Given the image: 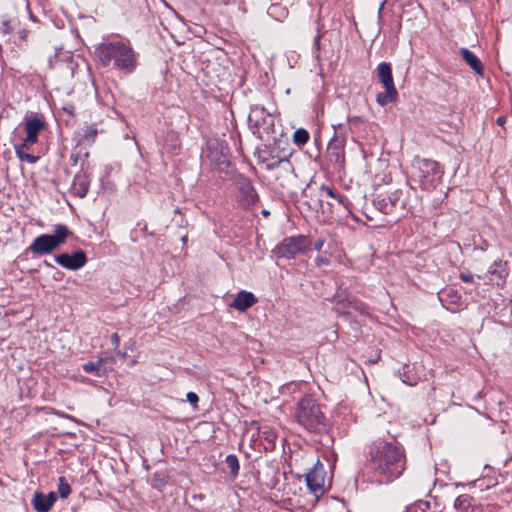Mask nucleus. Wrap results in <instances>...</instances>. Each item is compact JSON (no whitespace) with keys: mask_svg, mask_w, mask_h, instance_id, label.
Wrapping results in <instances>:
<instances>
[{"mask_svg":"<svg viewBox=\"0 0 512 512\" xmlns=\"http://www.w3.org/2000/svg\"><path fill=\"white\" fill-rule=\"evenodd\" d=\"M404 449L395 440L378 439L373 442L365 468L373 472L379 483H388L400 477L405 470Z\"/></svg>","mask_w":512,"mask_h":512,"instance_id":"obj_1","label":"nucleus"},{"mask_svg":"<svg viewBox=\"0 0 512 512\" xmlns=\"http://www.w3.org/2000/svg\"><path fill=\"white\" fill-rule=\"evenodd\" d=\"M94 55L100 66L108 67L112 64L114 69L124 74H131L138 65L137 54L129 42H102L96 46Z\"/></svg>","mask_w":512,"mask_h":512,"instance_id":"obj_2","label":"nucleus"},{"mask_svg":"<svg viewBox=\"0 0 512 512\" xmlns=\"http://www.w3.org/2000/svg\"><path fill=\"white\" fill-rule=\"evenodd\" d=\"M296 419L308 431H317L325 427V416L312 396H304L298 403Z\"/></svg>","mask_w":512,"mask_h":512,"instance_id":"obj_3","label":"nucleus"},{"mask_svg":"<svg viewBox=\"0 0 512 512\" xmlns=\"http://www.w3.org/2000/svg\"><path fill=\"white\" fill-rule=\"evenodd\" d=\"M413 176L424 188H435L441 181L444 171L436 161L430 159H415L412 165Z\"/></svg>","mask_w":512,"mask_h":512,"instance_id":"obj_4","label":"nucleus"},{"mask_svg":"<svg viewBox=\"0 0 512 512\" xmlns=\"http://www.w3.org/2000/svg\"><path fill=\"white\" fill-rule=\"evenodd\" d=\"M376 71L377 77L385 89L384 92L377 94V103L380 106H386L389 103L396 102L398 98V92L394 85L391 64L382 62L377 66Z\"/></svg>","mask_w":512,"mask_h":512,"instance_id":"obj_5","label":"nucleus"},{"mask_svg":"<svg viewBox=\"0 0 512 512\" xmlns=\"http://www.w3.org/2000/svg\"><path fill=\"white\" fill-rule=\"evenodd\" d=\"M233 185L236 189V199L239 206L248 209L259 202V195L252 180L244 174H237L233 178Z\"/></svg>","mask_w":512,"mask_h":512,"instance_id":"obj_6","label":"nucleus"},{"mask_svg":"<svg viewBox=\"0 0 512 512\" xmlns=\"http://www.w3.org/2000/svg\"><path fill=\"white\" fill-rule=\"evenodd\" d=\"M248 126L254 135L262 138L263 133L274 132V119L263 106L253 105L248 115Z\"/></svg>","mask_w":512,"mask_h":512,"instance_id":"obj_7","label":"nucleus"},{"mask_svg":"<svg viewBox=\"0 0 512 512\" xmlns=\"http://www.w3.org/2000/svg\"><path fill=\"white\" fill-rule=\"evenodd\" d=\"M311 241L307 236L297 235L285 238L273 252L278 258L292 259L297 254L310 249Z\"/></svg>","mask_w":512,"mask_h":512,"instance_id":"obj_8","label":"nucleus"},{"mask_svg":"<svg viewBox=\"0 0 512 512\" xmlns=\"http://www.w3.org/2000/svg\"><path fill=\"white\" fill-rule=\"evenodd\" d=\"M346 127L339 124L335 127V134L327 146V157L334 166L341 169L345 163Z\"/></svg>","mask_w":512,"mask_h":512,"instance_id":"obj_9","label":"nucleus"},{"mask_svg":"<svg viewBox=\"0 0 512 512\" xmlns=\"http://www.w3.org/2000/svg\"><path fill=\"white\" fill-rule=\"evenodd\" d=\"M401 191H394L387 197H378L374 200V206L383 214L394 215L399 219L406 208V203L401 200Z\"/></svg>","mask_w":512,"mask_h":512,"instance_id":"obj_10","label":"nucleus"},{"mask_svg":"<svg viewBox=\"0 0 512 512\" xmlns=\"http://www.w3.org/2000/svg\"><path fill=\"white\" fill-rule=\"evenodd\" d=\"M325 477L326 470L320 460H317L312 469L306 474V485L317 501L325 493Z\"/></svg>","mask_w":512,"mask_h":512,"instance_id":"obj_11","label":"nucleus"},{"mask_svg":"<svg viewBox=\"0 0 512 512\" xmlns=\"http://www.w3.org/2000/svg\"><path fill=\"white\" fill-rule=\"evenodd\" d=\"M508 276L507 262L502 260L494 261L488 271L483 275H478V279H483L485 283L502 287Z\"/></svg>","mask_w":512,"mask_h":512,"instance_id":"obj_12","label":"nucleus"},{"mask_svg":"<svg viewBox=\"0 0 512 512\" xmlns=\"http://www.w3.org/2000/svg\"><path fill=\"white\" fill-rule=\"evenodd\" d=\"M57 264L68 270H78L87 263V256L83 250L74 251L72 254L61 253L55 256Z\"/></svg>","mask_w":512,"mask_h":512,"instance_id":"obj_13","label":"nucleus"},{"mask_svg":"<svg viewBox=\"0 0 512 512\" xmlns=\"http://www.w3.org/2000/svg\"><path fill=\"white\" fill-rule=\"evenodd\" d=\"M92 170L82 171L79 170L74 176L71 184V193L79 198H84L89 191L91 182Z\"/></svg>","mask_w":512,"mask_h":512,"instance_id":"obj_14","label":"nucleus"},{"mask_svg":"<svg viewBox=\"0 0 512 512\" xmlns=\"http://www.w3.org/2000/svg\"><path fill=\"white\" fill-rule=\"evenodd\" d=\"M56 248H58V246L52 235L42 234L33 240L27 251L42 256L53 252Z\"/></svg>","mask_w":512,"mask_h":512,"instance_id":"obj_15","label":"nucleus"},{"mask_svg":"<svg viewBox=\"0 0 512 512\" xmlns=\"http://www.w3.org/2000/svg\"><path fill=\"white\" fill-rule=\"evenodd\" d=\"M56 500L57 496L54 492H50L48 495L37 492L32 499V505L37 512H49Z\"/></svg>","mask_w":512,"mask_h":512,"instance_id":"obj_16","label":"nucleus"},{"mask_svg":"<svg viewBox=\"0 0 512 512\" xmlns=\"http://www.w3.org/2000/svg\"><path fill=\"white\" fill-rule=\"evenodd\" d=\"M46 127V122L42 117H26L25 131L28 136V142L31 140L38 141V134Z\"/></svg>","mask_w":512,"mask_h":512,"instance_id":"obj_17","label":"nucleus"},{"mask_svg":"<svg viewBox=\"0 0 512 512\" xmlns=\"http://www.w3.org/2000/svg\"><path fill=\"white\" fill-rule=\"evenodd\" d=\"M320 187H312L307 186L303 192L302 197L306 198L305 204L308 205L309 208L318 211L320 209H323V198H320Z\"/></svg>","mask_w":512,"mask_h":512,"instance_id":"obj_18","label":"nucleus"},{"mask_svg":"<svg viewBox=\"0 0 512 512\" xmlns=\"http://www.w3.org/2000/svg\"><path fill=\"white\" fill-rule=\"evenodd\" d=\"M88 158L89 151L78 146L75 149H73L70 155V162L73 166H76L78 163H80V170L88 171L92 170V165L89 162Z\"/></svg>","mask_w":512,"mask_h":512,"instance_id":"obj_19","label":"nucleus"},{"mask_svg":"<svg viewBox=\"0 0 512 512\" xmlns=\"http://www.w3.org/2000/svg\"><path fill=\"white\" fill-rule=\"evenodd\" d=\"M256 302L257 298L253 293L242 290L236 295L232 306L238 311L243 312L252 307Z\"/></svg>","mask_w":512,"mask_h":512,"instance_id":"obj_20","label":"nucleus"},{"mask_svg":"<svg viewBox=\"0 0 512 512\" xmlns=\"http://www.w3.org/2000/svg\"><path fill=\"white\" fill-rule=\"evenodd\" d=\"M463 60L469 65V67L478 75L483 76L484 66L480 59L468 48H461L459 50Z\"/></svg>","mask_w":512,"mask_h":512,"instance_id":"obj_21","label":"nucleus"},{"mask_svg":"<svg viewBox=\"0 0 512 512\" xmlns=\"http://www.w3.org/2000/svg\"><path fill=\"white\" fill-rule=\"evenodd\" d=\"M251 425L256 427L258 436L264 439L268 444L265 449L272 450L275 446V440L277 439V432L269 426H260L256 421H253Z\"/></svg>","mask_w":512,"mask_h":512,"instance_id":"obj_22","label":"nucleus"},{"mask_svg":"<svg viewBox=\"0 0 512 512\" xmlns=\"http://www.w3.org/2000/svg\"><path fill=\"white\" fill-rule=\"evenodd\" d=\"M405 512H441V510L435 501L432 506V503L429 500H418L407 506Z\"/></svg>","mask_w":512,"mask_h":512,"instance_id":"obj_23","label":"nucleus"},{"mask_svg":"<svg viewBox=\"0 0 512 512\" xmlns=\"http://www.w3.org/2000/svg\"><path fill=\"white\" fill-rule=\"evenodd\" d=\"M473 497L468 494L458 496L454 501V508L460 512H474L475 506L472 504Z\"/></svg>","mask_w":512,"mask_h":512,"instance_id":"obj_24","label":"nucleus"},{"mask_svg":"<svg viewBox=\"0 0 512 512\" xmlns=\"http://www.w3.org/2000/svg\"><path fill=\"white\" fill-rule=\"evenodd\" d=\"M108 360H110L111 362L114 361L113 358H99V360L97 362L90 361V362L84 363L82 365V368L86 373L95 374L96 376H101L102 372H104V370H102V366Z\"/></svg>","mask_w":512,"mask_h":512,"instance_id":"obj_25","label":"nucleus"},{"mask_svg":"<svg viewBox=\"0 0 512 512\" xmlns=\"http://www.w3.org/2000/svg\"><path fill=\"white\" fill-rule=\"evenodd\" d=\"M169 476L166 471H156L152 475L151 486L160 492L164 490L168 484Z\"/></svg>","mask_w":512,"mask_h":512,"instance_id":"obj_26","label":"nucleus"},{"mask_svg":"<svg viewBox=\"0 0 512 512\" xmlns=\"http://www.w3.org/2000/svg\"><path fill=\"white\" fill-rule=\"evenodd\" d=\"M320 198H323V201H325L327 198H332L336 200L339 204H342L344 206L346 205V202L348 201L346 197L338 194L335 192V190L329 186L322 185L320 186Z\"/></svg>","mask_w":512,"mask_h":512,"instance_id":"obj_27","label":"nucleus"},{"mask_svg":"<svg viewBox=\"0 0 512 512\" xmlns=\"http://www.w3.org/2000/svg\"><path fill=\"white\" fill-rule=\"evenodd\" d=\"M69 233L70 232H69L67 226H65L63 224L56 225L55 231H54V234L52 235V237L54 238V241L56 242V245L58 247L66 241Z\"/></svg>","mask_w":512,"mask_h":512,"instance_id":"obj_28","label":"nucleus"},{"mask_svg":"<svg viewBox=\"0 0 512 512\" xmlns=\"http://www.w3.org/2000/svg\"><path fill=\"white\" fill-rule=\"evenodd\" d=\"M98 135V130L95 125L86 126L82 129L80 142L93 143Z\"/></svg>","mask_w":512,"mask_h":512,"instance_id":"obj_29","label":"nucleus"},{"mask_svg":"<svg viewBox=\"0 0 512 512\" xmlns=\"http://www.w3.org/2000/svg\"><path fill=\"white\" fill-rule=\"evenodd\" d=\"M225 463L227 467L230 469L231 475L235 478L240 469L239 460L236 455L230 454L226 457Z\"/></svg>","mask_w":512,"mask_h":512,"instance_id":"obj_30","label":"nucleus"},{"mask_svg":"<svg viewBox=\"0 0 512 512\" xmlns=\"http://www.w3.org/2000/svg\"><path fill=\"white\" fill-rule=\"evenodd\" d=\"M309 140V133L303 128L297 129L293 134V141L296 145L302 146Z\"/></svg>","mask_w":512,"mask_h":512,"instance_id":"obj_31","label":"nucleus"},{"mask_svg":"<svg viewBox=\"0 0 512 512\" xmlns=\"http://www.w3.org/2000/svg\"><path fill=\"white\" fill-rule=\"evenodd\" d=\"M58 493L59 496L63 499L67 498L71 493V487L66 478L63 476L59 478Z\"/></svg>","mask_w":512,"mask_h":512,"instance_id":"obj_32","label":"nucleus"},{"mask_svg":"<svg viewBox=\"0 0 512 512\" xmlns=\"http://www.w3.org/2000/svg\"><path fill=\"white\" fill-rule=\"evenodd\" d=\"M15 153L20 161L27 162L30 164H34L39 160V156H35L29 153H26V151H22L20 149H15Z\"/></svg>","mask_w":512,"mask_h":512,"instance_id":"obj_33","label":"nucleus"},{"mask_svg":"<svg viewBox=\"0 0 512 512\" xmlns=\"http://www.w3.org/2000/svg\"><path fill=\"white\" fill-rule=\"evenodd\" d=\"M13 31V27L11 25V21L8 17H3L0 24V33L3 36L9 35Z\"/></svg>","mask_w":512,"mask_h":512,"instance_id":"obj_34","label":"nucleus"},{"mask_svg":"<svg viewBox=\"0 0 512 512\" xmlns=\"http://www.w3.org/2000/svg\"><path fill=\"white\" fill-rule=\"evenodd\" d=\"M283 164L291 166L290 161L288 160L287 156H284L283 158H280V159H278L276 161H273V162L267 164V169L268 170H272V169L280 167Z\"/></svg>","mask_w":512,"mask_h":512,"instance_id":"obj_35","label":"nucleus"},{"mask_svg":"<svg viewBox=\"0 0 512 512\" xmlns=\"http://www.w3.org/2000/svg\"><path fill=\"white\" fill-rule=\"evenodd\" d=\"M29 34H30V30H28L26 28H23L18 31L19 42H17L16 44L19 48H24L23 43L27 41Z\"/></svg>","mask_w":512,"mask_h":512,"instance_id":"obj_36","label":"nucleus"},{"mask_svg":"<svg viewBox=\"0 0 512 512\" xmlns=\"http://www.w3.org/2000/svg\"><path fill=\"white\" fill-rule=\"evenodd\" d=\"M37 142L38 141L36 140H31L30 142H28V136H26L21 144L15 145V149L26 151L29 150Z\"/></svg>","mask_w":512,"mask_h":512,"instance_id":"obj_37","label":"nucleus"},{"mask_svg":"<svg viewBox=\"0 0 512 512\" xmlns=\"http://www.w3.org/2000/svg\"><path fill=\"white\" fill-rule=\"evenodd\" d=\"M347 303H348L347 307H349V308L358 310L360 312H363V310H364L363 304L361 302L357 301L356 299H347Z\"/></svg>","mask_w":512,"mask_h":512,"instance_id":"obj_38","label":"nucleus"},{"mask_svg":"<svg viewBox=\"0 0 512 512\" xmlns=\"http://www.w3.org/2000/svg\"><path fill=\"white\" fill-rule=\"evenodd\" d=\"M186 399L187 401L192 404L195 408L197 407L198 405V402H199V397L196 393L194 392H188L186 394Z\"/></svg>","mask_w":512,"mask_h":512,"instance_id":"obj_39","label":"nucleus"},{"mask_svg":"<svg viewBox=\"0 0 512 512\" xmlns=\"http://www.w3.org/2000/svg\"><path fill=\"white\" fill-rule=\"evenodd\" d=\"M111 344L114 346V348H118L119 344H120V337L118 335V333H113L112 336H111Z\"/></svg>","mask_w":512,"mask_h":512,"instance_id":"obj_40","label":"nucleus"},{"mask_svg":"<svg viewBox=\"0 0 512 512\" xmlns=\"http://www.w3.org/2000/svg\"><path fill=\"white\" fill-rule=\"evenodd\" d=\"M315 261L317 266L327 265L329 263L326 257H317Z\"/></svg>","mask_w":512,"mask_h":512,"instance_id":"obj_41","label":"nucleus"},{"mask_svg":"<svg viewBox=\"0 0 512 512\" xmlns=\"http://www.w3.org/2000/svg\"><path fill=\"white\" fill-rule=\"evenodd\" d=\"M460 279L464 282H472L473 276L469 273H460Z\"/></svg>","mask_w":512,"mask_h":512,"instance_id":"obj_42","label":"nucleus"},{"mask_svg":"<svg viewBox=\"0 0 512 512\" xmlns=\"http://www.w3.org/2000/svg\"><path fill=\"white\" fill-rule=\"evenodd\" d=\"M63 111L68 115H74L75 107L73 105H67L63 107Z\"/></svg>","mask_w":512,"mask_h":512,"instance_id":"obj_43","label":"nucleus"},{"mask_svg":"<svg viewBox=\"0 0 512 512\" xmlns=\"http://www.w3.org/2000/svg\"><path fill=\"white\" fill-rule=\"evenodd\" d=\"M178 227H185L187 225V221L184 219L183 216H179V219L175 220Z\"/></svg>","mask_w":512,"mask_h":512,"instance_id":"obj_44","label":"nucleus"},{"mask_svg":"<svg viewBox=\"0 0 512 512\" xmlns=\"http://www.w3.org/2000/svg\"><path fill=\"white\" fill-rule=\"evenodd\" d=\"M324 245V240L323 239H318L315 243H314V249L316 251H320L322 249Z\"/></svg>","mask_w":512,"mask_h":512,"instance_id":"obj_45","label":"nucleus"},{"mask_svg":"<svg viewBox=\"0 0 512 512\" xmlns=\"http://www.w3.org/2000/svg\"><path fill=\"white\" fill-rule=\"evenodd\" d=\"M506 122V117L505 116H499L497 119H496V123L497 125L499 126H503Z\"/></svg>","mask_w":512,"mask_h":512,"instance_id":"obj_46","label":"nucleus"},{"mask_svg":"<svg viewBox=\"0 0 512 512\" xmlns=\"http://www.w3.org/2000/svg\"><path fill=\"white\" fill-rule=\"evenodd\" d=\"M385 0L380 4L379 8H378V19L381 20L382 19V10L384 8V5H385Z\"/></svg>","mask_w":512,"mask_h":512,"instance_id":"obj_47","label":"nucleus"},{"mask_svg":"<svg viewBox=\"0 0 512 512\" xmlns=\"http://www.w3.org/2000/svg\"><path fill=\"white\" fill-rule=\"evenodd\" d=\"M174 213H175V215L182 216L181 209L178 207L174 210Z\"/></svg>","mask_w":512,"mask_h":512,"instance_id":"obj_48","label":"nucleus"},{"mask_svg":"<svg viewBox=\"0 0 512 512\" xmlns=\"http://www.w3.org/2000/svg\"><path fill=\"white\" fill-rule=\"evenodd\" d=\"M403 382L409 384V385H414V382L410 381L409 379H403Z\"/></svg>","mask_w":512,"mask_h":512,"instance_id":"obj_49","label":"nucleus"},{"mask_svg":"<svg viewBox=\"0 0 512 512\" xmlns=\"http://www.w3.org/2000/svg\"><path fill=\"white\" fill-rule=\"evenodd\" d=\"M454 294L452 293V291L450 290V295H449V298H450V302L452 301V299L454 298Z\"/></svg>","mask_w":512,"mask_h":512,"instance_id":"obj_50","label":"nucleus"},{"mask_svg":"<svg viewBox=\"0 0 512 512\" xmlns=\"http://www.w3.org/2000/svg\"><path fill=\"white\" fill-rule=\"evenodd\" d=\"M181 239H182V241L185 243V242L187 241V236H186V235H184V236H182V238H181Z\"/></svg>","mask_w":512,"mask_h":512,"instance_id":"obj_51","label":"nucleus"},{"mask_svg":"<svg viewBox=\"0 0 512 512\" xmlns=\"http://www.w3.org/2000/svg\"><path fill=\"white\" fill-rule=\"evenodd\" d=\"M30 18L31 20H33L34 22L37 21V19L34 17V15L30 14Z\"/></svg>","mask_w":512,"mask_h":512,"instance_id":"obj_52","label":"nucleus"},{"mask_svg":"<svg viewBox=\"0 0 512 512\" xmlns=\"http://www.w3.org/2000/svg\"><path fill=\"white\" fill-rule=\"evenodd\" d=\"M358 120H359V118H358V117H355V118H353V119H349V121H358Z\"/></svg>","mask_w":512,"mask_h":512,"instance_id":"obj_53","label":"nucleus"},{"mask_svg":"<svg viewBox=\"0 0 512 512\" xmlns=\"http://www.w3.org/2000/svg\"><path fill=\"white\" fill-rule=\"evenodd\" d=\"M262 213H263V215H264V216H266V215H268V214H269V212H268V211H266V210H264Z\"/></svg>","mask_w":512,"mask_h":512,"instance_id":"obj_54","label":"nucleus"},{"mask_svg":"<svg viewBox=\"0 0 512 512\" xmlns=\"http://www.w3.org/2000/svg\"><path fill=\"white\" fill-rule=\"evenodd\" d=\"M44 263H45V265H47L48 267H52V265H51V264H49V262L44 261Z\"/></svg>","mask_w":512,"mask_h":512,"instance_id":"obj_55","label":"nucleus"},{"mask_svg":"<svg viewBox=\"0 0 512 512\" xmlns=\"http://www.w3.org/2000/svg\"><path fill=\"white\" fill-rule=\"evenodd\" d=\"M454 485H455L456 487H458V486H462V484H460V483H455Z\"/></svg>","mask_w":512,"mask_h":512,"instance_id":"obj_56","label":"nucleus"}]
</instances>
